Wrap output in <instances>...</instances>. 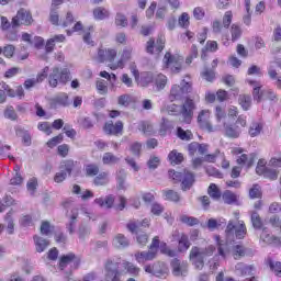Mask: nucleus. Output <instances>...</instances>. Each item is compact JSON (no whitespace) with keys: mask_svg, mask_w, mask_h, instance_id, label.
Masks as SVG:
<instances>
[{"mask_svg":"<svg viewBox=\"0 0 281 281\" xmlns=\"http://www.w3.org/2000/svg\"><path fill=\"white\" fill-rule=\"evenodd\" d=\"M225 234L227 238H229V236H234L235 234L238 240H243V238L247 236V226L245 225L244 221H237L236 224H234V221H229L226 226Z\"/></svg>","mask_w":281,"mask_h":281,"instance_id":"423d86ee","label":"nucleus"},{"mask_svg":"<svg viewBox=\"0 0 281 281\" xmlns=\"http://www.w3.org/2000/svg\"><path fill=\"white\" fill-rule=\"evenodd\" d=\"M177 133H178V137L180 139H183L184 142H190V139H192L194 137V135L192 134L191 131H189V130L184 131L181 127H178Z\"/></svg>","mask_w":281,"mask_h":281,"instance_id":"49530a36","label":"nucleus"},{"mask_svg":"<svg viewBox=\"0 0 281 281\" xmlns=\"http://www.w3.org/2000/svg\"><path fill=\"white\" fill-rule=\"evenodd\" d=\"M235 271L237 276H251V271H254V267L245 266V263H237L235 266Z\"/></svg>","mask_w":281,"mask_h":281,"instance_id":"c85d7f7f","label":"nucleus"},{"mask_svg":"<svg viewBox=\"0 0 281 281\" xmlns=\"http://www.w3.org/2000/svg\"><path fill=\"white\" fill-rule=\"evenodd\" d=\"M86 172V177H97V175L100 172V167L95 164H88L83 168Z\"/></svg>","mask_w":281,"mask_h":281,"instance_id":"c9c22d12","label":"nucleus"},{"mask_svg":"<svg viewBox=\"0 0 281 281\" xmlns=\"http://www.w3.org/2000/svg\"><path fill=\"white\" fill-rule=\"evenodd\" d=\"M97 89L101 95H106V93H109V86L106 85L105 80H98Z\"/></svg>","mask_w":281,"mask_h":281,"instance_id":"6e6d98bb","label":"nucleus"},{"mask_svg":"<svg viewBox=\"0 0 281 281\" xmlns=\"http://www.w3.org/2000/svg\"><path fill=\"white\" fill-rule=\"evenodd\" d=\"M165 67L170 69L172 74H179L181 71V64L183 59L179 56H175L170 53H166L164 57Z\"/></svg>","mask_w":281,"mask_h":281,"instance_id":"1a4fd4ad","label":"nucleus"},{"mask_svg":"<svg viewBox=\"0 0 281 281\" xmlns=\"http://www.w3.org/2000/svg\"><path fill=\"white\" fill-rule=\"evenodd\" d=\"M223 126L225 137H229L231 139H238L240 133H243V128L236 124L224 123Z\"/></svg>","mask_w":281,"mask_h":281,"instance_id":"a211bd4d","label":"nucleus"},{"mask_svg":"<svg viewBox=\"0 0 281 281\" xmlns=\"http://www.w3.org/2000/svg\"><path fill=\"white\" fill-rule=\"evenodd\" d=\"M192 91V83L182 80L181 86L175 85L170 90L169 100L175 102V100H181L184 95H188Z\"/></svg>","mask_w":281,"mask_h":281,"instance_id":"0eeeda50","label":"nucleus"},{"mask_svg":"<svg viewBox=\"0 0 281 281\" xmlns=\"http://www.w3.org/2000/svg\"><path fill=\"white\" fill-rule=\"evenodd\" d=\"M131 276L137 278L139 276V267L131 261L123 260L120 257L108 258L104 262V280L105 281H122V271H120V266Z\"/></svg>","mask_w":281,"mask_h":281,"instance_id":"f257e3e1","label":"nucleus"},{"mask_svg":"<svg viewBox=\"0 0 281 281\" xmlns=\"http://www.w3.org/2000/svg\"><path fill=\"white\" fill-rule=\"evenodd\" d=\"M34 241L36 245V251H38L40 254L47 249V247H49V241L47 239H44L43 237L35 236Z\"/></svg>","mask_w":281,"mask_h":281,"instance_id":"2f4dec72","label":"nucleus"},{"mask_svg":"<svg viewBox=\"0 0 281 281\" xmlns=\"http://www.w3.org/2000/svg\"><path fill=\"white\" fill-rule=\"evenodd\" d=\"M65 179H67V171L61 169L60 171L55 173V177H54L55 183H63Z\"/></svg>","mask_w":281,"mask_h":281,"instance_id":"774afa93","label":"nucleus"},{"mask_svg":"<svg viewBox=\"0 0 281 281\" xmlns=\"http://www.w3.org/2000/svg\"><path fill=\"white\" fill-rule=\"evenodd\" d=\"M138 131H140L143 135H153V124L148 123V121H142L138 123Z\"/></svg>","mask_w":281,"mask_h":281,"instance_id":"72a5a7b5","label":"nucleus"},{"mask_svg":"<svg viewBox=\"0 0 281 281\" xmlns=\"http://www.w3.org/2000/svg\"><path fill=\"white\" fill-rule=\"evenodd\" d=\"M159 164H161V159L157 156H150L149 160L147 161V166L150 170H156V168L159 167Z\"/></svg>","mask_w":281,"mask_h":281,"instance_id":"13d9d810","label":"nucleus"},{"mask_svg":"<svg viewBox=\"0 0 281 281\" xmlns=\"http://www.w3.org/2000/svg\"><path fill=\"white\" fill-rule=\"evenodd\" d=\"M4 117H7V120H16L18 115H16V111L14 110V106L9 105L7 106V109L4 110Z\"/></svg>","mask_w":281,"mask_h":281,"instance_id":"052dcab7","label":"nucleus"},{"mask_svg":"<svg viewBox=\"0 0 281 281\" xmlns=\"http://www.w3.org/2000/svg\"><path fill=\"white\" fill-rule=\"evenodd\" d=\"M76 218H78V209H72L71 215H70V222L67 225V229L69 234H74L76 229Z\"/></svg>","mask_w":281,"mask_h":281,"instance_id":"c03bdc74","label":"nucleus"},{"mask_svg":"<svg viewBox=\"0 0 281 281\" xmlns=\"http://www.w3.org/2000/svg\"><path fill=\"white\" fill-rule=\"evenodd\" d=\"M237 164L239 166H247V168H251V166H254V157L243 154L239 158H237Z\"/></svg>","mask_w":281,"mask_h":281,"instance_id":"a19ab883","label":"nucleus"},{"mask_svg":"<svg viewBox=\"0 0 281 281\" xmlns=\"http://www.w3.org/2000/svg\"><path fill=\"white\" fill-rule=\"evenodd\" d=\"M164 195L167 201H173L175 203H179L181 201V195L175 190H165Z\"/></svg>","mask_w":281,"mask_h":281,"instance_id":"a18cd8bd","label":"nucleus"},{"mask_svg":"<svg viewBox=\"0 0 281 281\" xmlns=\"http://www.w3.org/2000/svg\"><path fill=\"white\" fill-rule=\"evenodd\" d=\"M171 269L172 274L176 277H183L188 276V263L187 261H181L179 259L171 260Z\"/></svg>","mask_w":281,"mask_h":281,"instance_id":"f3484780","label":"nucleus"},{"mask_svg":"<svg viewBox=\"0 0 281 281\" xmlns=\"http://www.w3.org/2000/svg\"><path fill=\"white\" fill-rule=\"evenodd\" d=\"M178 25H180V27H184V29L190 27V14H188L186 12L182 13L178 19Z\"/></svg>","mask_w":281,"mask_h":281,"instance_id":"3c124183","label":"nucleus"},{"mask_svg":"<svg viewBox=\"0 0 281 281\" xmlns=\"http://www.w3.org/2000/svg\"><path fill=\"white\" fill-rule=\"evenodd\" d=\"M168 113L171 115H177V113H181L183 117V122L186 124H190L192 122V117L194 115V101L192 99H187L182 104V108L179 105L171 103L167 106Z\"/></svg>","mask_w":281,"mask_h":281,"instance_id":"7ed1b4c3","label":"nucleus"},{"mask_svg":"<svg viewBox=\"0 0 281 281\" xmlns=\"http://www.w3.org/2000/svg\"><path fill=\"white\" fill-rule=\"evenodd\" d=\"M211 115H212V112L210 110L200 111L198 115V124L200 128H202L203 131H207L209 133H214V127L212 126V123H210Z\"/></svg>","mask_w":281,"mask_h":281,"instance_id":"f8f14e48","label":"nucleus"},{"mask_svg":"<svg viewBox=\"0 0 281 281\" xmlns=\"http://www.w3.org/2000/svg\"><path fill=\"white\" fill-rule=\"evenodd\" d=\"M231 34H232V41H238L240 36L243 35V31L240 30V26L233 24L231 27Z\"/></svg>","mask_w":281,"mask_h":281,"instance_id":"5fc2aeb1","label":"nucleus"},{"mask_svg":"<svg viewBox=\"0 0 281 281\" xmlns=\"http://www.w3.org/2000/svg\"><path fill=\"white\" fill-rule=\"evenodd\" d=\"M69 265L72 269H78V267H80V259H78L76 255L71 252L60 257L59 268L61 271L69 267Z\"/></svg>","mask_w":281,"mask_h":281,"instance_id":"4468645a","label":"nucleus"},{"mask_svg":"<svg viewBox=\"0 0 281 281\" xmlns=\"http://www.w3.org/2000/svg\"><path fill=\"white\" fill-rule=\"evenodd\" d=\"M117 104L120 106H124L125 109L131 106V104H133V94H128V93L121 94L117 98Z\"/></svg>","mask_w":281,"mask_h":281,"instance_id":"c756f323","label":"nucleus"},{"mask_svg":"<svg viewBox=\"0 0 281 281\" xmlns=\"http://www.w3.org/2000/svg\"><path fill=\"white\" fill-rule=\"evenodd\" d=\"M3 203L0 202V212H5V207H11V205H16V200L12 199V196L7 195L5 198H3Z\"/></svg>","mask_w":281,"mask_h":281,"instance_id":"8fccbe9b","label":"nucleus"},{"mask_svg":"<svg viewBox=\"0 0 281 281\" xmlns=\"http://www.w3.org/2000/svg\"><path fill=\"white\" fill-rule=\"evenodd\" d=\"M117 57V50L113 48H100L98 52L99 63H111V65H115L113 60Z\"/></svg>","mask_w":281,"mask_h":281,"instance_id":"dca6fc26","label":"nucleus"},{"mask_svg":"<svg viewBox=\"0 0 281 281\" xmlns=\"http://www.w3.org/2000/svg\"><path fill=\"white\" fill-rule=\"evenodd\" d=\"M155 82H156L157 89H165L166 85H168V77L160 74L156 77Z\"/></svg>","mask_w":281,"mask_h":281,"instance_id":"603ef678","label":"nucleus"},{"mask_svg":"<svg viewBox=\"0 0 281 281\" xmlns=\"http://www.w3.org/2000/svg\"><path fill=\"white\" fill-rule=\"evenodd\" d=\"M262 128H263L262 123L254 122V123H251L248 133H249L250 137H258V135H260V133H262Z\"/></svg>","mask_w":281,"mask_h":281,"instance_id":"f704fd0d","label":"nucleus"},{"mask_svg":"<svg viewBox=\"0 0 281 281\" xmlns=\"http://www.w3.org/2000/svg\"><path fill=\"white\" fill-rule=\"evenodd\" d=\"M252 227L255 229H262V217H260V214L258 212H251L250 214Z\"/></svg>","mask_w":281,"mask_h":281,"instance_id":"37998d69","label":"nucleus"},{"mask_svg":"<svg viewBox=\"0 0 281 281\" xmlns=\"http://www.w3.org/2000/svg\"><path fill=\"white\" fill-rule=\"evenodd\" d=\"M260 240H262V243H266V245H273L276 243H280V239L269 234L266 228L261 232Z\"/></svg>","mask_w":281,"mask_h":281,"instance_id":"bb28decb","label":"nucleus"},{"mask_svg":"<svg viewBox=\"0 0 281 281\" xmlns=\"http://www.w3.org/2000/svg\"><path fill=\"white\" fill-rule=\"evenodd\" d=\"M169 177L177 183L179 181H182V190L186 192L187 190H190L192 188V184L194 183V173L184 170L183 173L175 170L169 171Z\"/></svg>","mask_w":281,"mask_h":281,"instance_id":"39448f33","label":"nucleus"},{"mask_svg":"<svg viewBox=\"0 0 281 281\" xmlns=\"http://www.w3.org/2000/svg\"><path fill=\"white\" fill-rule=\"evenodd\" d=\"M150 226V220L145 218L142 222L139 221H131L127 224V229L132 232V234H137L142 227H149Z\"/></svg>","mask_w":281,"mask_h":281,"instance_id":"aec40b11","label":"nucleus"},{"mask_svg":"<svg viewBox=\"0 0 281 281\" xmlns=\"http://www.w3.org/2000/svg\"><path fill=\"white\" fill-rule=\"evenodd\" d=\"M112 245L116 249H126V247L131 245V241L126 236H124V234H116L112 239Z\"/></svg>","mask_w":281,"mask_h":281,"instance_id":"412c9836","label":"nucleus"},{"mask_svg":"<svg viewBox=\"0 0 281 281\" xmlns=\"http://www.w3.org/2000/svg\"><path fill=\"white\" fill-rule=\"evenodd\" d=\"M207 194L213 199V201H220L221 196L223 193L221 192V189L214 183H211L209 189H207Z\"/></svg>","mask_w":281,"mask_h":281,"instance_id":"cd10ccee","label":"nucleus"},{"mask_svg":"<svg viewBox=\"0 0 281 281\" xmlns=\"http://www.w3.org/2000/svg\"><path fill=\"white\" fill-rule=\"evenodd\" d=\"M214 251H216V247H214V245H209L205 248L193 246L190 250L189 260L192 262L195 269L201 271V269L205 267V258L214 256Z\"/></svg>","mask_w":281,"mask_h":281,"instance_id":"f03ea898","label":"nucleus"},{"mask_svg":"<svg viewBox=\"0 0 281 281\" xmlns=\"http://www.w3.org/2000/svg\"><path fill=\"white\" fill-rule=\"evenodd\" d=\"M94 203L95 205H99V207H106V210H111L115 203V196L106 195L105 198H97Z\"/></svg>","mask_w":281,"mask_h":281,"instance_id":"5701e85b","label":"nucleus"},{"mask_svg":"<svg viewBox=\"0 0 281 281\" xmlns=\"http://www.w3.org/2000/svg\"><path fill=\"white\" fill-rule=\"evenodd\" d=\"M109 10H106L105 8L99 7L93 10V16L99 21H103V19H109Z\"/></svg>","mask_w":281,"mask_h":281,"instance_id":"58836bf2","label":"nucleus"},{"mask_svg":"<svg viewBox=\"0 0 281 281\" xmlns=\"http://www.w3.org/2000/svg\"><path fill=\"white\" fill-rule=\"evenodd\" d=\"M71 80L69 69L54 67L48 76V83L50 87L56 88L58 85H67Z\"/></svg>","mask_w":281,"mask_h":281,"instance_id":"20e7f679","label":"nucleus"},{"mask_svg":"<svg viewBox=\"0 0 281 281\" xmlns=\"http://www.w3.org/2000/svg\"><path fill=\"white\" fill-rule=\"evenodd\" d=\"M168 159L172 166H177L183 161V154L177 151V149H173L169 153Z\"/></svg>","mask_w":281,"mask_h":281,"instance_id":"393cba45","label":"nucleus"},{"mask_svg":"<svg viewBox=\"0 0 281 281\" xmlns=\"http://www.w3.org/2000/svg\"><path fill=\"white\" fill-rule=\"evenodd\" d=\"M268 265L271 269V271H273L276 273V276H280L281 273V262L280 261H273L271 259H268Z\"/></svg>","mask_w":281,"mask_h":281,"instance_id":"bf43d9fd","label":"nucleus"},{"mask_svg":"<svg viewBox=\"0 0 281 281\" xmlns=\"http://www.w3.org/2000/svg\"><path fill=\"white\" fill-rule=\"evenodd\" d=\"M222 199L224 201V203H226L227 205H232L234 203H236V201H238V195H236V193L226 190L223 194H222Z\"/></svg>","mask_w":281,"mask_h":281,"instance_id":"7c9ffc66","label":"nucleus"},{"mask_svg":"<svg viewBox=\"0 0 281 281\" xmlns=\"http://www.w3.org/2000/svg\"><path fill=\"white\" fill-rule=\"evenodd\" d=\"M190 249V239L188 238V235H181L178 244V251L184 252Z\"/></svg>","mask_w":281,"mask_h":281,"instance_id":"4c0bfd02","label":"nucleus"},{"mask_svg":"<svg viewBox=\"0 0 281 281\" xmlns=\"http://www.w3.org/2000/svg\"><path fill=\"white\" fill-rule=\"evenodd\" d=\"M250 85L255 86L252 91L254 100L258 102H262V100H278V95L276 92H273V90L268 89L260 91V83L250 81Z\"/></svg>","mask_w":281,"mask_h":281,"instance_id":"6e6552de","label":"nucleus"},{"mask_svg":"<svg viewBox=\"0 0 281 281\" xmlns=\"http://www.w3.org/2000/svg\"><path fill=\"white\" fill-rule=\"evenodd\" d=\"M103 131L106 135H122L124 133V123L122 121H116L115 124L113 121L106 122Z\"/></svg>","mask_w":281,"mask_h":281,"instance_id":"2eb2a0df","label":"nucleus"},{"mask_svg":"<svg viewBox=\"0 0 281 281\" xmlns=\"http://www.w3.org/2000/svg\"><path fill=\"white\" fill-rule=\"evenodd\" d=\"M249 196L250 199H260V196H262L260 186L254 184V187L249 190Z\"/></svg>","mask_w":281,"mask_h":281,"instance_id":"0e129e2a","label":"nucleus"},{"mask_svg":"<svg viewBox=\"0 0 281 281\" xmlns=\"http://www.w3.org/2000/svg\"><path fill=\"white\" fill-rule=\"evenodd\" d=\"M132 56H133V47L131 46L125 47L121 54L120 60L115 64L109 65L110 69H112L113 71H115V69H124V65H126V63L131 60Z\"/></svg>","mask_w":281,"mask_h":281,"instance_id":"ddd939ff","label":"nucleus"},{"mask_svg":"<svg viewBox=\"0 0 281 281\" xmlns=\"http://www.w3.org/2000/svg\"><path fill=\"white\" fill-rule=\"evenodd\" d=\"M180 223H183L189 227H194V225H199V218L190 215H180Z\"/></svg>","mask_w":281,"mask_h":281,"instance_id":"ea45409f","label":"nucleus"},{"mask_svg":"<svg viewBox=\"0 0 281 281\" xmlns=\"http://www.w3.org/2000/svg\"><path fill=\"white\" fill-rule=\"evenodd\" d=\"M94 186H106L109 183V172L103 171L99 173L94 180H93Z\"/></svg>","mask_w":281,"mask_h":281,"instance_id":"79ce46f5","label":"nucleus"},{"mask_svg":"<svg viewBox=\"0 0 281 281\" xmlns=\"http://www.w3.org/2000/svg\"><path fill=\"white\" fill-rule=\"evenodd\" d=\"M134 258L138 265H144L145 262H148L150 260H155L157 258V251H138L135 252Z\"/></svg>","mask_w":281,"mask_h":281,"instance_id":"6ab92c4d","label":"nucleus"},{"mask_svg":"<svg viewBox=\"0 0 281 281\" xmlns=\"http://www.w3.org/2000/svg\"><path fill=\"white\" fill-rule=\"evenodd\" d=\"M102 161L105 166H113V164L120 162V158L113 155V153H105L102 157Z\"/></svg>","mask_w":281,"mask_h":281,"instance_id":"e433bc0d","label":"nucleus"},{"mask_svg":"<svg viewBox=\"0 0 281 281\" xmlns=\"http://www.w3.org/2000/svg\"><path fill=\"white\" fill-rule=\"evenodd\" d=\"M193 16L196 21H202L205 18V9L202 7H196L193 10Z\"/></svg>","mask_w":281,"mask_h":281,"instance_id":"69168bd1","label":"nucleus"},{"mask_svg":"<svg viewBox=\"0 0 281 281\" xmlns=\"http://www.w3.org/2000/svg\"><path fill=\"white\" fill-rule=\"evenodd\" d=\"M238 102L244 111H249V109H251V97L249 94H240Z\"/></svg>","mask_w":281,"mask_h":281,"instance_id":"473e14b6","label":"nucleus"},{"mask_svg":"<svg viewBox=\"0 0 281 281\" xmlns=\"http://www.w3.org/2000/svg\"><path fill=\"white\" fill-rule=\"evenodd\" d=\"M130 150L134 157H139L142 155V143L135 142L131 145Z\"/></svg>","mask_w":281,"mask_h":281,"instance_id":"680f3d73","label":"nucleus"},{"mask_svg":"<svg viewBox=\"0 0 281 281\" xmlns=\"http://www.w3.org/2000/svg\"><path fill=\"white\" fill-rule=\"evenodd\" d=\"M64 139L63 134H59L53 138H50L47 143L46 146H48V148H56V146H58V144H60Z\"/></svg>","mask_w":281,"mask_h":281,"instance_id":"4d7b16f0","label":"nucleus"},{"mask_svg":"<svg viewBox=\"0 0 281 281\" xmlns=\"http://www.w3.org/2000/svg\"><path fill=\"white\" fill-rule=\"evenodd\" d=\"M32 13L25 9H20L16 15L12 19V27H19L21 25H32Z\"/></svg>","mask_w":281,"mask_h":281,"instance_id":"9d476101","label":"nucleus"},{"mask_svg":"<svg viewBox=\"0 0 281 281\" xmlns=\"http://www.w3.org/2000/svg\"><path fill=\"white\" fill-rule=\"evenodd\" d=\"M164 263H155L154 266H145L146 273H153L159 278V276H164Z\"/></svg>","mask_w":281,"mask_h":281,"instance_id":"b1692460","label":"nucleus"},{"mask_svg":"<svg viewBox=\"0 0 281 281\" xmlns=\"http://www.w3.org/2000/svg\"><path fill=\"white\" fill-rule=\"evenodd\" d=\"M233 256L235 260H238L239 258H243L245 256V247L241 245H237L233 248Z\"/></svg>","mask_w":281,"mask_h":281,"instance_id":"e2e57ef3","label":"nucleus"},{"mask_svg":"<svg viewBox=\"0 0 281 281\" xmlns=\"http://www.w3.org/2000/svg\"><path fill=\"white\" fill-rule=\"evenodd\" d=\"M52 104L54 106H69L71 101H69V94L61 92L52 99Z\"/></svg>","mask_w":281,"mask_h":281,"instance_id":"4be33fe9","label":"nucleus"},{"mask_svg":"<svg viewBox=\"0 0 281 281\" xmlns=\"http://www.w3.org/2000/svg\"><path fill=\"white\" fill-rule=\"evenodd\" d=\"M12 216H14V210L11 209L4 216L8 234H14V220Z\"/></svg>","mask_w":281,"mask_h":281,"instance_id":"a878e982","label":"nucleus"},{"mask_svg":"<svg viewBox=\"0 0 281 281\" xmlns=\"http://www.w3.org/2000/svg\"><path fill=\"white\" fill-rule=\"evenodd\" d=\"M164 47H166V37L159 36L155 43V40L150 38L146 43V52L147 54H161L164 52Z\"/></svg>","mask_w":281,"mask_h":281,"instance_id":"9b49d317","label":"nucleus"},{"mask_svg":"<svg viewBox=\"0 0 281 281\" xmlns=\"http://www.w3.org/2000/svg\"><path fill=\"white\" fill-rule=\"evenodd\" d=\"M232 19H234V14L232 11H226L224 16H223V27H229L232 25Z\"/></svg>","mask_w":281,"mask_h":281,"instance_id":"338daca9","label":"nucleus"},{"mask_svg":"<svg viewBox=\"0 0 281 281\" xmlns=\"http://www.w3.org/2000/svg\"><path fill=\"white\" fill-rule=\"evenodd\" d=\"M76 161L74 160H66L64 161V165L60 166V169L66 172V175H71L74 172V168H76Z\"/></svg>","mask_w":281,"mask_h":281,"instance_id":"09e8293b","label":"nucleus"},{"mask_svg":"<svg viewBox=\"0 0 281 281\" xmlns=\"http://www.w3.org/2000/svg\"><path fill=\"white\" fill-rule=\"evenodd\" d=\"M119 190H126L124 181H126V171L120 170L116 175Z\"/></svg>","mask_w":281,"mask_h":281,"instance_id":"de8ad7c7","label":"nucleus"},{"mask_svg":"<svg viewBox=\"0 0 281 281\" xmlns=\"http://www.w3.org/2000/svg\"><path fill=\"white\" fill-rule=\"evenodd\" d=\"M115 25H117L119 27H126V25H128V20L126 19V15L117 13L115 16Z\"/></svg>","mask_w":281,"mask_h":281,"instance_id":"864d4df0","label":"nucleus"}]
</instances>
